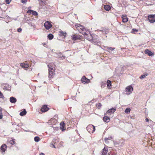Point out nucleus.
Listing matches in <instances>:
<instances>
[{
    "mask_svg": "<svg viewBox=\"0 0 155 155\" xmlns=\"http://www.w3.org/2000/svg\"><path fill=\"white\" fill-rule=\"evenodd\" d=\"M113 140V138L111 137H109L108 138H105L104 140L105 141V143L106 144L109 143V142L108 141V140Z\"/></svg>",
    "mask_w": 155,
    "mask_h": 155,
    "instance_id": "nucleus-15",
    "label": "nucleus"
},
{
    "mask_svg": "<svg viewBox=\"0 0 155 155\" xmlns=\"http://www.w3.org/2000/svg\"><path fill=\"white\" fill-rule=\"evenodd\" d=\"M122 21L124 22H126L128 20L126 15H122Z\"/></svg>",
    "mask_w": 155,
    "mask_h": 155,
    "instance_id": "nucleus-13",
    "label": "nucleus"
},
{
    "mask_svg": "<svg viewBox=\"0 0 155 155\" xmlns=\"http://www.w3.org/2000/svg\"><path fill=\"white\" fill-rule=\"evenodd\" d=\"M108 155H110V154H108Z\"/></svg>",
    "mask_w": 155,
    "mask_h": 155,
    "instance_id": "nucleus-62",
    "label": "nucleus"
},
{
    "mask_svg": "<svg viewBox=\"0 0 155 155\" xmlns=\"http://www.w3.org/2000/svg\"><path fill=\"white\" fill-rule=\"evenodd\" d=\"M57 122V120L54 118H52L48 121V123H51V124H53Z\"/></svg>",
    "mask_w": 155,
    "mask_h": 155,
    "instance_id": "nucleus-17",
    "label": "nucleus"
},
{
    "mask_svg": "<svg viewBox=\"0 0 155 155\" xmlns=\"http://www.w3.org/2000/svg\"><path fill=\"white\" fill-rule=\"evenodd\" d=\"M12 0H5L6 3L9 4Z\"/></svg>",
    "mask_w": 155,
    "mask_h": 155,
    "instance_id": "nucleus-39",
    "label": "nucleus"
},
{
    "mask_svg": "<svg viewBox=\"0 0 155 155\" xmlns=\"http://www.w3.org/2000/svg\"><path fill=\"white\" fill-rule=\"evenodd\" d=\"M114 145H116V143H115V142H114Z\"/></svg>",
    "mask_w": 155,
    "mask_h": 155,
    "instance_id": "nucleus-53",
    "label": "nucleus"
},
{
    "mask_svg": "<svg viewBox=\"0 0 155 155\" xmlns=\"http://www.w3.org/2000/svg\"><path fill=\"white\" fill-rule=\"evenodd\" d=\"M15 124V123H13V124H12V125H14Z\"/></svg>",
    "mask_w": 155,
    "mask_h": 155,
    "instance_id": "nucleus-56",
    "label": "nucleus"
},
{
    "mask_svg": "<svg viewBox=\"0 0 155 155\" xmlns=\"http://www.w3.org/2000/svg\"><path fill=\"white\" fill-rule=\"evenodd\" d=\"M105 85L106 84L105 83V82H102V83H101V87L104 88Z\"/></svg>",
    "mask_w": 155,
    "mask_h": 155,
    "instance_id": "nucleus-37",
    "label": "nucleus"
},
{
    "mask_svg": "<svg viewBox=\"0 0 155 155\" xmlns=\"http://www.w3.org/2000/svg\"><path fill=\"white\" fill-rule=\"evenodd\" d=\"M0 119H1L3 117V115L2 114H0Z\"/></svg>",
    "mask_w": 155,
    "mask_h": 155,
    "instance_id": "nucleus-43",
    "label": "nucleus"
},
{
    "mask_svg": "<svg viewBox=\"0 0 155 155\" xmlns=\"http://www.w3.org/2000/svg\"><path fill=\"white\" fill-rule=\"evenodd\" d=\"M146 121L147 122H148L149 121V119L147 118H146Z\"/></svg>",
    "mask_w": 155,
    "mask_h": 155,
    "instance_id": "nucleus-44",
    "label": "nucleus"
},
{
    "mask_svg": "<svg viewBox=\"0 0 155 155\" xmlns=\"http://www.w3.org/2000/svg\"><path fill=\"white\" fill-rule=\"evenodd\" d=\"M130 109L129 108H127L125 110V113H126V114H128L130 112Z\"/></svg>",
    "mask_w": 155,
    "mask_h": 155,
    "instance_id": "nucleus-31",
    "label": "nucleus"
},
{
    "mask_svg": "<svg viewBox=\"0 0 155 155\" xmlns=\"http://www.w3.org/2000/svg\"><path fill=\"white\" fill-rule=\"evenodd\" d=\"M79 31L82 35H84V36L87 35L88 34H89L91 36V34H90V32L87 31V30H79Z\"/></svg>",
    "mask_w": 155,
    "mask_h": 155,
    "instance_id": "nucleus-5",
    "label": "nucleus"
},
{
    "mask_svg": "<svg viewBox=\"0 0 155 155\" xmlns=\"http://www.w3.org/2000/svg\"><path fill=\"white\" fill-rule=\"evenodd\" d=\"M26 114V110L25 109H24L23 111L20 113L19 115L21 116H24V115H25Z\"/></svg>",
    "mask_w": 155,
    "mask_h": 155,
    "instance_id": "nucleus-24",
    "label": "nucleus"
},
{
    "mask_svg": "<svg viewBox=\"0 0 155 155\" xmlns=\"http://www.w3.org/2000/svg\"><path fill=\"white\" fill-rule=\"evenodd\" d=\"M147 76V74L145 73L144 74L142 75L140 77V79H143L145 78L146 76Z\"/></svg>",
    "mask_w": 155,
    "mask_h": 155,
    "instance_id": "nucleus-30",
    "label": "nucleus"
},
{
    "mask_svg": "<svg viewBox=\"0 0 155 155\" xmlns=\"http://www.w3.org/2000/svg\"><path fill=\"white\" fill-rule=\"evenodd\" d=\"M100 31H102V30H100Z\"/></svg>",
    "mask_w": 155,
    "mask_h": 155,
    "instance_id": "nucleus-60",
    "label": "nucleus"
},
{
    "mask_svg": "<svg viewBox=\"0 0 155 155\" xmlns=\"http://www.w3.org/2000/svg\"><path fill=\"white\" fill-rule=\"evenodd\" d=\"M58 140L54 139H53V140L52 142L51 143H50V145H51V146H52V145H54V144H56V143H57V142H58Z\"/></svg>",
    "mask_w": 155,
    "mask_h": 155,
    "instance_id": "nucleus-29",
    "label": "nucleus"
},
{
    "mask_svg": "<svg viewBox=\"0 0 155 155\" xmlns=\"http://www.w3.org/2000/svg\"><path fill=\"white\" fill-rule=\"evenodd\" d=\"M104 8L106 11H109L110 8V7L109 5H104Z\"/></svg>",
    "mask_w": 155,
    "mask_h": 155,
    "instance_id": "nucleus-27",
    "label": "nucleus"
},
{
    "mask_svg": "<svg viewBox=\"0 0 155 155\" xmlns=\"http://www.w3.org/2000/svg\"><path fill=\"white\" fill-rule=\"evenodd\" d=\"M115 49L114 48L109 47L107 48V51L109 52L110 51H113Z\"/></svg>",
    "mask_w": 155,
    "mask_h": 155,
    "instance_id": "nucleus-33",
    "label": "nucleus"
},
{
    "mask_svg": "<svg viewBox=\"0 0 155 155\" xmlns=\"http://www.w3.org/2000/svg\"><path fill=\"white\" fill-rule=\"evenodd\" d=\"M59 35L60 36L64 38L66 35V33L65 32L60 31H59Z\"/></svg>",
    "mask_w": 155,
    "mask_h": 155,
    "instance_id": "nucleus-12",
    "label": "nucleus"
},
{
    "mask_svg": "<svg viewBox=\"0 0 155 155\" xmlns=\"http://www.w3.org/2000/svg\"><path fill=\"white\" fill-rule=\"evenodd\" d=\"M65 124L63 122L60 123V129L62 131H64L65 130V128L64 127Z\"/></svg>",
    "mask_w": 155,
    "mask_h": 155,
    "instance_id": "nucleus-14",
    "label": "nucleus"
},
{
    "mask_svg": "<svg viewBox=\"0 0 155 155\" xmlns=\"http://www.w3.org/2000/svg\"><path fill=\"white\" fill-rule=\"evenodd\" d=\"M111 81L109 80H107V85L108 87H109L110 85H111Z\"/></svg>",
    "mask_w": 155,
    "mask_h": 155,
    "instance_id": "nucleus-34",
    "label": "nucleus"
},
{
    "mask_svg": "<svg viewBox=\"0 0 155 155\" xmlns=\"http://www.w3.org/2000/svg\"><path fill=\"white\" fill-rule=\"evenodd\" d=\"M136 30H133V31H132V32H135V31Z\"/></svg>",
    "mask_w": 155,
    "mask_h": 155,
    "instance_id": "nucleus-55",
    "label": "nucleus"
},
{
    "mask_svg": "<svg viewBox=\"0 0 155 155\" xmlns=\"http://www.w3.org/2000/svg\"><path fill=\"white\" fill-rule=\"evenodd\" d=\"M43 3V2L42 1H41V2H40V5H42Z\"/></svg>",
    "mask_w": 155,
    "mask_h": 155,
    "instance_id": "nucleus-45",
    "label": "nucleus"
},
{
    "mask_svg": "<svg viewBox=\"0 0 155 155\" xmlns=\"http://www.w3.org/2000/svg\"><path fill=\"white\" fill-rule=\"evenodd\" d=\"M10 101L11 103H15L16 102V99L15 97H11L10 98Z\"/></svg>",
    "mask_w": 155,
    "mask_h": 155,
    "instance_id": "nucleus-16",
    "label": "nucleus"
},
{
    "mask_svg": "<svg viewBox=\"0 0 155 155\" xmlns=\"http://www.w3.org/2000/svg\"><path fill=\"white\" fill-rule=\"evenodd\" d=\"M75 26H76V28H80L79 29H84V27L83 26H82L81 25L79 24H77L76 25H75Z\"/></svg>",
    "mask_w": 155,
    "mask_h": 155,
    "instance_id": "nucleus-23",
    "label": "nucleus"
},
{
    "mask_svg": "<svg viewBox=\"0 0 155 155\" xmlns=\"http://www.w3.org/2000/svg\"><path fill=\"white\" fill-rule=\"evenodd\" d=\"M114 145H116V143H115V142H114Z\"/></svg>",
    "mask_w": 155,
    "mask_h": 155,
    "instance_id": "nucleus-54",
    "label": "nucleus"
},
{
    "mask_svg": "<svg viewBox=\"0 0 155 155\" xmlns=\"http://www.w3.org/2000/svg\"><path fill=\"white\" fill-rule=\"evenodd\" d=\"M138 31L137 30H136V32H137Z\"/></svg>",
    "mask_w": 155,
    "mask_h": 155,
    "instance_id": "nucleus-59",
    "label": "nucleus"
},
{
    "mask_svg": "<svg viewBox=\"0 0 155 155\" xmlns=\"http://www.w3.org/2000/svg\"><path fill=\"white\" fill-rule=\"evenodd\" d=\"M25 20L26 21H28L29 20H30V19L29 18H26Z\"/></svg>",
    "mask_w": 155,
    "mask_h": 155,
    "instance_id": "nucleus-49",
    "label": "nucleus"
},
{
    "mask_svg": "<svg viewBox=\"0 0 155 155\" xmlns=\"http://www.w3.org/2000/svg\"><path fill=\"white\" fill-rule=\"evenodd\" d=\"M4 89L7 91H10V86L8 85H6L4 87Z\"/></svg>",
    "mask_w": 155,
    "mask_h": 155,
    "instance_id": "nucleus-22",
    "label": "nucleus"
},
{
    "mask_svg": "<svg viewBox=\"0 0 155 155\" xmlns=\"http://www.w3.org/2000/svg\"><path fill=\"white\" fill-rule=\"evenodd\" d=\"M22 30H17V31L18 32H20Z\"/></svg>",
    "mask_w": 155,
    "mask_h": 155,
    "instance_id": "nucleus-46",
    "label": "nucleus"
},
{
    "mask_svg": "<svg viewBox=\"0 0 155 155\" xmlns=\"http://www.w3.org/2000/svg\"><path fill=\"white\" fill-rule=\"evenodd\" d=\"M21 2L22 3H25L27 2V0H21Z\"/></svg>",
    "mask_w": 155,
    "mask_h": 155,
    "instance_id": "nucleus-41",
    "label": "nucleus"
},
{
    "mask_svg": "<svg viewBox=\"0 0 155 155\" xmlns=\"http://www.w3.org/2000/svg\"><path fill=\"white\" fill-rule=\"evenodd\" d=\"M81 81H82V83L84 84H88L90 82V80L86 78L85 76L82 77V78H81Z\"/></svg>",
    "mask_w": 155,
    "mask_h": 155,
    "instance_id": "nucleus-7",
    "label": "nucleus"
},
{
    "mask_svg": "<svg viewBox=\"0 0 155 155\" xmlns=\"http://www.w3.org/2000/svg\"><path fill=\"white\" fill-rule=\"evenodd\" d=\"M52 146V147L54 148H55V146H54V145H53Z\"/></svg>",
    "mask_w": 155,
    "mask_h": 155,
    "instance_id": "nucleus-50",
    "label": "nucleus"
},
{
    "mask_svg": "<svg viewBox=\"0 0 155 155\" xmlns=\"http://www.w3.org/2000/svg\"><path fill=\"white\" fill-rule=\"evenodd\" d=\"M8 141L10 142V143L12 145H13L15 143V141H14V140L12 139L11 138H10L8 140Z\"/></svg>",
    "mask_w": 155,
    "mask_h": 155,
    "instance_id": "nucleus-26",
    "label": "nucleus"
},
{
    "mask_svg": "<svg viewBox=\"0 0 155 155\" xmlns=\"http://www.w3.org/2000/svg\"><path fill=\"white\" fill-rule=\"evenodd\" d=\"M144 52H145V54L148 55L149 56H153L154 55V54L152 52L150 51L147 49L145 50V51H144Z\"/></svg>",
    "mask_w": 155,
    "mask_h": 155,
    "instance_id": "nucleus-9",
    "label": "nucleus"
},
{
    "mask_svg": "<svg viewBox=\"0 0 155 155\" xmlns=\"http://www.w3.org/2000/svg\"><path fill=\"white\" fill-rule=\"evenodd\" d=\"M120 68H123V67H121V68L117 67V70L118 69Z\"/></svg>",
    "mask_w": 155,
    "mask_h": 155,
    "instance_id": "nucleus-52",
    "label": "nucleus"
},
{
    "mask_svg": "<svg viewBox=\"0 0 155 155\" xmlns=\"http://www.w3.org/2000/svg\"><path fill=\"white\" fill-rule=\"evenodd\" d=\"M18 29H21V28H18Z\"/></svg>",
    "mask_w": 155,
    "mask_h": 155,
    "instance_id": "nucleus-57",
    "label": "nucleus"
},
{
    "mask_svg": "<svg viewBox=\"0 0 155 155\" xmlns=\"http://www.w3.org/2000/svg\"><path fill=\"white\" fill-rule=\"evenodd\" d=\"M87 131L90 134L92 133L95 130V128L94 125L92 124H89L86 127Z\"/></svg>",
    "mask_w": 155,
    "mask_h": 155,
    "instance_id": "nucleus-2",
    "label": "nucleus"
},
{
    "mask_svg": "<svg viewBox=\"0 0 155 155\" xmlns=\"http://www.w3.org/2000/svg\"><path fill=\"white\" fill-rule=\"evenodd\" d=\"M115 110H116V109L114 108H112L107 111V114H113Z\"/></svg>",
    "mask_w": 155,
    "mask_h": 155,
    "instance_id": "nucleus-11",
    "label": "nucleus"
},
{
    "mask_svg": "<svg viewBox=\"0 0 155 155\" xmlns=\"http://www.w3.org/2000/svg\"><path fill=\"white\" fill-rule=\"evenodd\" d=\"M34 140H35V141L36 142H38L40 140V138L38 136H36L34 138Z\"/></svg>",
    "mask_w": 155,
    "mask_h": 155,
    "instance_id": "nucleus-32",
    "label": "nucleus"
},
{
    "mask_svg": "<svg viewBox=\"0 0 155 155\" xmlns=\"http://www.w3.org/2000/svg\"><path fill=\"white\" fill-rule=\"evenodd\" d=\"M48 109L47 105H45L42 107V108L41 109V110L42 112H45L47 111Z\"/></svg>",
    "mask_w": 155,
    "mask_h": 155,
    "instance_id": "nucleus-10",
    "label": "nucleus"
},
{
    "mask_svg": "<svg viewBox=\"0 0 155 155\" xmlns=\"http://www.w3.org/2000/svg\"><path fill=\"white\" fill-rule=\"evenodd\" d=\"M2 114V108L0 107V114Z\"/></svg>",
    "mask_w": 155,
    "mask_h": 155,
    "instance_id": "nucleus-47",
    "label": "nucleus"
},
{
    "mask_svg": "<svg viewBox=\"0 0 155 155\" xmlns=\"http://www.w3.org/2000/svg\"><path fill=\"white\" fill-rule=\"evenodd\" d=\"M107 148H104L103 149V151H102V155H106V154L107 153Z\"/></svg>",
    "mask_w": 155,
    "mask_h": 155,
    "instance_id": "nucleus-25",
    "label": "nucleus"
},
{
    "mask_svg": "<svg viewBox=\"0 0 155 155\" xmlns=\"http://www.w3.org/2000/svg\"><path fill=\"white\" fill-rule=\"evenodd\" d=\"M101 105V104L100 103H98L96 104V106H97V108H98V109L100 108Z\"/></svg>",
    "mask_w": 155,
    "mask_h": 155,
    "instance_id": "nucleus-35",
    "label": "nucleus"
},
{
    "mask_svg": "<svg viewBox=\"0 0 155 155\" xmlns=\"http://www.w3.org/2000/svg\"><path fill=\"white\" fill-rule=\"evenodd\" d=\"M32 11L33 10H28L27 12L28 13H30V14H31L32 13Z\"/></svg>",
    "mask_w": 155,
    "mask_h": 155,
    "instance_id": "nucleus-40",
    "label": "nucleus"
},
{
    "mask_svg": "<svg viewBox=\"0 0 155 155\" xmlns=\"http://www.w3.org/2000/svg\"><path fill=\"white\" fill-rule=\"evenodd\" d=\"M72 39L76 40L79 39V38L76 35H73L71 36Z\"/></svg>",
    "mask_w": 155,
    "mask_h": 155,
    "instance_id": "nucleus-20",
    "label": "nucleus"
},
{
    "mask_svg": "<svg viewBox=\"0 0 155 155\" xmlns=\"http://www.w3.org/2000/svg\"><path fill=\"white\" fill-rule=\"evenodd\" d=\"M4 98V96L3 94L0 91V98Z\"/></svg>",
    "mask_w": 155,
    "mask_h": 155,
    "instance_id": "nucleus-38",
    "label": "nucleus"
},
{
    "mask_svg": "<svg viewBox=\"0 0 155 155\" xmlns=\"http://www.w3.org/2000/svg\"><path fill=\"white\" fill-rule=\"evenodd\" d=\"M32 14L34 15H35V16H36L38 15V14L37 12H36V11H34L33 10L32 12Z\"/></svg>",
    "mask_w": 155,
    "mask_h": 155,
    "instance_id": "nucleus-36",
    "label": "nucleus"
},
{
    "mask_svg": "<svg viewBox=\"0 0 155 155\" xmlns=\"http://www.w3.org/2000/svg\"><path fill=\"white\" fill-rule=\"evenodd\" d=\"M55 65L53 63H51L48 65V71H49V76L48 78H50L52 77L54 74V68Z\"/></svg>",
    "mask_w": 155,
    "mask_h": 155,
    "instance_id": "nucleus-1",
    "label": "nucleus"
},
{
    "mask_svg": "<svg viewBox=\"0 0 155 155\" xmlns=\"http://www.w3.org/2000/svg\"><path fill=\"white\" fill-rule=\"evenodd\" d=\"M44 25L46 29H49L52 26V25L49 21H46L44 24Z\"/></svg>",
    "mask_w": 155,
    "mask_h": 155,
    "instance_id": "nucleus-6",
    "label": "nucleus"
},
{
    "mask_svg": "<svg viewBox=\"0 0 155 155\" xmlns=\"http://www.w3.org/2000/svg\"><path fill=\"white\" fill-rule=\"evenodd\" d=\"M92 43L95 45H98V44L99 43V41L97 39L95 38L93 39V40H92Z\"/></svg>",
    "mask_w": 155,
    "mask_h": 155,
    "instance_id": "nucleus-21",
    "label": "nucleus"
},
{
    "mask_svg": "<svg viewBox=\"0 0 155 155\" xmlns=\"http://www.w3.org/2000/svg\"><path fill=\"white\" fill-rule=\"evenodd\" d=\"M110 118L104 116V121L107 123H108L110 121Z\"/></svg>",
    "mask_w": 155,
    "mask_h": 155,
    "instance_id": "nucleus-19",
    "label": "nucleus"
},
{
    "mask_svg": "<svg viewBox=\"0 0 155 155\" xmlns=\"http://www.w3.org/2000/svg\"><path fill=\"white\" fill-rule=\"evenodd\" d=\"M20 66H21L22 68H25L26 70V69L28 68L29 67V64L28 63L25 62V63H21V64H20Z\"/></svg>",
    "mask_w": 155,
    "mask_h": 155,
    "instance_id": "nucleus-8",
    "label": "nucleus"
},
{
    "mask_svg": "<svg viewBox=\"0 0 155 155\" xmlns=\"http://www.w3.org/2000/svg\"><path fill=\"white\" fill-rule=\"evenodd\" d=\"M6 145L5 144H3L1 147V152L4 153L5 152Z\"/></svg>",
    "mask_w": 155,
    "mask_h": 155,
    "instance_id": "nucleus-18",
    "label": "nucleus"
},
{
    "mask_svg": "<svg viewBox=\"0 0 155 155\" xmlns=\"http://www.w3.org/2000/svg\"><path fill=\"white\" fill-rule=\"evenodd\" d=\"M40 155H45V154L42 153H40Z\"/></svg>",
    "mask_w": 155,
    "mask_h": 155,
    "instance_id": "nucleus-48",
    "label": "nucleus"
},
{
    "mask_svg": "<svg viewBox=\"0 0 155 155\" xmlns=\"http://www.w3.org/2000/svg\"><path fill=\"white\" fill-rule=\"evenodd\" d=\"M48 38L50 40H51L53 38V37H54V36H53L52 34H50L48 35Z\"/></svg>",
    "mask_w": 155,
    "mask_h": 155,
    "instance_id": "nucleus-28",
    "label": "nucleus"
},
{
    "mask_svg": "<svg viewBox=\"0 0 155 155\" xmlns=\"http://www.w3.org/2000/svg\"><path fill=\"white\" fill-rule=\"evenodd\" d=\"M133 91V88H132L131 86H130L126 88L125 92V94L128 95L130 94V93Z\"/></svg>",
    "mask_w": 155,
    "mask_h": 155,
    "instance_id": "nucleus-4",
    "label": "nucleus"
},
{
    "mask_svg": "<svg viewBox=\"0 0 155 155\" xmlns=\"http://www.w3.org/2000/svg\"><path fill=\"white\" fill-rule=\"evenodd\" d=\"M17 126H19V124H17Z\"/></svg>",
    "mask_w": 155,
    "mask_h": 155,
    "instance_id": "nucleus-58",
    "label": "nucleus"
},
{
    "mask_svg": "<svg viewBox=\"0 0 155 155\" xmlns=\"http://www.w3.org/2000/svg\"><path fill=\"white\" fill-rule=\"evenodd\" d=\"M148 20L151 23L155 22V15H150L148 17Z\"/></svg>",
    "mask_w": 155,
    "mask_h": 155,
    "instance_id": "nucleus-3",
    "label": "nucleus"
},
{
    "mask_svg": "<svg viewBox=\"0 0 155 155\" xmlns=\"http://www.w3.org/2000/svg\"><path fill=\"white\" fill-rule=\"evenodd\" d=\"M46 45L45 43H43V46H45Z\"/></svg>",
    "mask_w": 155,
    "mask_h": 155,
    "instance_id": "nucleus-51",
    "label": "nucleus"
},
{
    "mask_svg": "<svg viewBox=\"0 0 155 155\" xmlns=\"http://www.w3.org/2000/svg\"><path fill=\"white\" fill-rule=\"evenodd\" d=\"M65 58V57L64 56H61L60 57V58H61V59H64V58Z\"/></svg>",
    "mask_w": 155,
    "mask_h": 155,
    "instance_id": "nucleus-42",
    "label": "nucleus"
},
{
    "mask_svg": "<svg viewBox=\"0 0 155 155\" xmlns=\"http://www.w3.org/2000/svg\"><path fill=\"white\" fill-rule=\"evenodd\" d=\"M31 65H32V63H31Z\"/></svg>",
    "mask_w": 155,
    "mask_h": 155,
    "instance_id": "nucleus-61",
    "label": "nucleus"
}]
</instances>
